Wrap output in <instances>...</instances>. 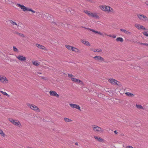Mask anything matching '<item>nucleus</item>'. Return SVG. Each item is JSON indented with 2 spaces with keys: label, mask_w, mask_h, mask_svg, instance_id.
<instances>
[{
  "label": "nucleus",
  "mask_w": 148,
  "mask_h": 148,
  "mask_svg": "<svg viewBox=\"0 0 148 148\" xmlns=\"http://www.w3.org/2000/svg\"><path fill=\"white\" fill-rule=\"evenodd\" d=\"M100 8L102 11L108 13L110 12H114V10L110 6L106 5H102L99 6Z\"/></svg>",
  "instance_id": "nucleus-1"
},
{
  "label": "nucleus",
  "mask_w": 148,
  "mask_h": 148,
  "mask_svg": "<svg viewBox=\"0 0 148 148\" xmlns=\"http://www.w3.org/2000/svg\"><path fill=\"white\" fill-rule=\"evenodd\" d=\"M16 6L20 8L24 12L29 11L32 12L33 13H35L36 12L35 11L32 10V8H29L23 5H21L19 3H17L16 4Z\"/></svg>",
  "instance_id": "nucleus-2"
},
{
  "label": "nucleus",
  "mask_w": 148,
  "mask_h": 148,
  "mask_svg": "<svg viewBox=\"0 0 148 148\" xmlns=\"http://www.w3.org/2000/svg\"><path fill=\"white\" fill-rule=\"evenodd\" d=\"M92 127L93 131L97 133H102L103 132V129L97 125H92Z\"/></svg>",
  "instance_id": "nucleus-3"
},
{
  "label": "nucleus",
  "mask_w": 148,
  "mask_h": 148,
  "mask_svg": "<svg viewBox=\"0 0 148 148\" xmlns=\"http://www.w3.org/2000/svg\"><path fill=\"white\" fill-rule=\"evenodd\" d=\"M8 120L11 122L14 125L18 127H21L22 125L19 121L17 120H14L10 118Z\"/></svg>",
  "instance_id": "nucleus-4"
},
{
  "label": "nucleus",
  "mask_w": 148,
  "mask_h": 148,
  "mask_svg": "<svg viewBox=\"0 0 148 148\" xmlns=\"http://www.w3.org/2000/svg\"><path fill=\"white\" fill-rule=\"evenodd\" d=\"M27 105L31 109L35 111L39 112L40 111L39 109L38 108V107L34 105L28 103L27 104Z\"/></svg>",
  "instance_id": "nucleus-5"
},
{
  "label": "nucleus",
  "mask_w": 148,
  "mask_h": 148,
  "mask_svg": "<svg viewBox=\"0 0 148 148\" xmlns=\"http://www.w3.org/2000/svg\"><path fill=\"white\" fill-rule=\"evenodd\" d=\"M137 16L139 19L141 21H148V18L143 14H138Z\"/></svg>",
  "instance_id": "nucleus-6"
},
{
  "label": "nucleus",
  "mask_w": 148,
  "mask_h": 148,
  "mask_svg": "<svg viewBox=\"0 0 148 148\" xmlns=\"http://www.w3.org/2000/svg\"><path fill=\"white\" fill-rule=\"evenodd\" d=\"M93 58L97 61H101L105 62H106L104 60V59L103 58L99 56H96L94 57Z\"/></svg>",
  "instance_id": "nucleus-7"
},
{
  "label": "nucleus",
  "mask_w": 148,
  "mask_h": 148,
  "mask_svg": "<svg viewBox=\"0 0 148 148\" xmlns=\"http://www.w3.org/2000/svg\"><path fill=\"white\" fill-rule=\"evenodd\" d=\"M0 81L4 84H6L8 82L7 79L5 77L0 76Z\"/></svg>",
  "instance_id": "nucleus-8"
},
{
  "label": "nucleus",
  "mask_w": 148,
  "mask_h": 148,
  "mask_svg": "<svg viewBox=\"0 0 148 148\" xmlns=\"http://www.w3.org/2000/svg\"><path fill=\"white\" fill-rule=\"evenodd\" d=\"M16 57L19 60L22 62H25L26 60V58L22 55H19L16 56Z\"/></svg>",
  "instance_id": "nucleus-9"
},
{
  "label": "nucleus",
  "mask_w": 148,
  "mask_h": 148,
  "mask_svg": "<svg viewBox=\"0 0 148 148\" xmlns=\"http://www.w3.org/2000/svg\"><path fill=\"white\" fill-rule=\"evenodd\" d=\"M71 80L74 82H75L76 84H80L82 85L83 84V82L81 80L75 78H72Z\"/></svg>",
  "instance_id": "nucleus-10"
},
{
  "label": "nucleus",
  "mask_w": 148,
  "mask_h": 148,
  "mask_svg": "<svg viewBox=\"0 0 148 148\" xmlns=\"http://www.w3.org/2000/svg\"><path fill=\"white\" fill-rule=\"evenodd\" d=\"M69 105L71 107L73 108H75L77 109H78L80 111L81 110L80 109V107L79 106L73 103H71L69 104Z\"/></svg>",
  "instance_id": "nucleus-11"
},
{
  "label": "nucleus",
  "mask_w": 148,
  "mask_h": 148,
  "mask_svg": "<svg viewBox=\"0 0 148 148\" xmlns=\"http://www.w3.org/2000/svg\"><path fill=\"white\" fill-rule=\"evenodd\" d=\"M49 94L50 95L55 96L58 98L59 97V95L57 94L56 92L54 91H49Z\"/></svg>",
  "instance_id": "nucleus-12"
},
{
  "label": "nucleus",
  "mask_w": 148,
  "mask_h": 148,
  "mask_svg": "<svg viewBox=\"0 0 148 148\" xmlns=\"http://www.w3.org/2000/svg\"><path fill=\"white\" fill-rule=\"evenodd\" d=\"M109 82L112 84H117V82H118L116 80L113 79H108Z\"/></svg>",
  "instance_id": "nucleus-13"
},
{
  "label": "nucleus",
  "mask_w": 148,
  "mask_h": 148,
  "mask_svg": "<svg viewBox=\"0 0 148 148\" xmlns=\"http://www.w3.org/2000/svg\"><path fill=\"white\" fill-rule=\"evenodd\" d=\"M134 26L138 29H143V30H145V28L143 27V25H141L138 24L136 23L134 25Z\"/></svg>",
  "instance_id": "nucleus-14"
},
{
  "label": "nucleus",
  "mask_w": 148,
  "mask_h": 148,
  "mask_svg": "<svg viewBox=\"0 0 148 148\" xmlns=\"http://www.w3.org/2000/svg\"><path fill=\"white\" fill-rule=\"evenodd\" d=\"M89 16H91L92 17L95 18H99V16L96 13H92L90 12V15Z\"/></svg>",
  "instance_id": "nucleus-15"
},
{
  "label": "nucleus",
  "mask_w": 148,
  "mask_h": 148,
  "mask_svg": "<svg viewBox=\"0 0 148 148\" xmlns=\"http://www.w3.org/2000/svg\"><path fill=\"white\" fill-rule=\"evenodd\" d=\"M36 46L38 48L41 49L43 50H45L46 49V48L44 46L38 44H36Z\"/></svg>",
  "instance_id": "nucleus-16"
},
{
  "label": "nucleus",
  "mask_w": 148,
  "mask_h": 148,
  "mask_svg": "<svg viewBox=\"0 0 148 148\" xmlns=\"http://www.w3.org/2000/svg\"><path fill=\"white\" fill-rule=\"evenodd\" d=\"M87 29L89 30H90V31H92L93 32H94V33H95L96 34H100L101 35H103V33L100 32H98V31H95V30H94L93 29H91L90 28H87Z\"/></svg>",
  "instance_id": "nucleus-17"
},
{
  "label": "nucleus",
  "mask_w": 148,
  "mask_h": 148,
  "mask_svg": "<svg viewBox=\"0 0 148 148\" xmlns=\"http://www.w3.org/2000/svg\"><path fill=\"white\" fill-rule=\"evenodd\" d=\"M43 16L45 17V19L48 20H50L51 18V16H49V14L48 13H46L45 14L43 15Z\"/></svg>",
  "instance_id": "nucleus-18"
},
{
  "label": "nucleus",
  "mask_w": 148,
  "mask_h": 148,
  "mask_svg": "<svg viewBox=\"0 0 148 148\" xmlns=\"http://www.w3.org/2000/svg\"><path fill=\"white\" fill-rule=\"evenodd\" d=\"M81 41L82 43H83L85 45L87 46H90V44L89 42L88 41H86L83 40H82Z\"/></svg>",
  "instance_id": "nucleus-19"
},
{
  "label": "nucleus",
  "mask_w": 148,
  "mask_h": 148,
  "mask_svg": "<svg viewBox=\"0 0 148 148\" xmlns=\"http://www.w3.org/2000/svg\"><path fill=\"white\" fill-rule=\"evenodd\" d=\"M94 137L95 139L97 140L99 142H102L104 140L101 138L96 136H94Z\"/></svg>",
  "instance_id": "nucleus-20"
},
{
  "label": "nucleus",
  "mask_w": 148,
  "mask_h": 148,
  "mask_svg": "<svg viewBox=\"0 0 148 148\" xmlns=\"http://www.w3.org/2000/svg\"><path fill=\"white\" fill-rule=\"evenodd\" d=\"M120 31H121L125 33L127 35L130 34H131V33L130 32L127 31L126 30H125V29H120Z\"/></svg>",
  "instance_id": "nucleus-21"
},
{
  "label": "nucleus",
  "mask_w": 148,
  "mask_h": 148,
  "mask_svg": "<svg viewBox=\"0 0 148 148\" xmlns=\"http://www.w3.org/2000/svg\"><path fill=\"white\" fill-rule=\"evenodd\" d=\"M32 63L33 64L36 66H38L40 64L39 62L37 61H33Z\"/></svg>",
  "instance_id": "nucleus-22"
},
{
  "label": "nucleus",
  "mask_w": 148,
  "mask_h": 148,
  "mask_svg": "<svg viewBox=\"0 0 148 148\" xmlns=\"http://www.w3.org/2000/svg\"><path fill=\"white\" fill-rule=\"evenodd\" d=\"M14 34H16L17 35L19 36H20L21 37H25V36H24V35L23 34L20 33H18V32H14Z\"/></svg>",
  "instance_id": "nucleus-23"
},
{
  "label": "nucleus",
  "mask_w": 148,
  "mask_h": 148,
  "mask_svg": "<svg viewBox=\"0 0 148 148\" xmlns=\"http://www.w3.org/2000/svg\"><path fill=\"white\" fill-rule=\"evenodd\" d=\"M116 41L118 42H122L123 41V38L121 37L117 38L116 39Z\"/></svg>",
  "instance_id": "nucleus-24"
},
{
  "label": "nucleus",
  "mask_w": 148,
  "mask_h": 148,
  "mask_svg": "<svg viewBox=\"0 0 148 148\" xmlns=\"http://www.w3.org/2000/svg\"><path fill=\"white\" fill-rule=\"evenodd\" d=\"M79 50L77 48L73 47V49L71 51H73L75 52H79Z\"/></svg>",
  "instance_id": "nucleus-25"
},
{
  "label": "nucleus",
  "mask_w": 148,
  "mask_h": 148,
  "mask_svg": "<svg viewBox=\"0 0 148 148\" xmlns=\"http://www.w3.org/2000/svg\"><path fill=\"white\" fill-rule=\"evenodd\" d=\"M92 51L95 52H99L102 51V50L101 49L98 50V49H92Z\"/></svg>",
  "instance_id": "nucleus-26"
},
{
  "label": "nucleus",
  "mask_w": 148,
  "mask_h": 148,
  "mask_svg": "<svg viewBox=\"0 0 148 148\" xmlns=\"http://www.w3.org/2000/svg\"><path fill=\"white\" fill-rule=\"evenodd\" d=\"M136 107L138 109H143L144 108L143 107L140 105L136 104Z\"/></svg>",
  "instance_id": "nucleus-27"
},
{
  "label": "nucleus",
  "mask_w": 148,
  "mask_h": 148,
  "mask_svg": "<svg viewBox=\"0 0 148 148\" xmlns=\"http://www.w3.org/2000/svg\"><path fill=\"white\" fill-rule=\"evenodd\" d=\"M66 47L68 49L71 51L72 50V49L73 48V46L68 45H66Z\"/></svg>",
  "instance_id": "nucleus-28"
},
{
  "label": "nucleus",
  "mask_w": 148,
  "mask_h": 148,
  "mask_svg": "<svg viewBox=\"0 0 148 148\" xmlns=\"http://www.w3.org/2000/svg\"><path fill=\"white\" fill-rule=\"evenodd\" d=\"M125 94L126 95L129 97H133L134 96V94L129 92H126Z\"/></svg>",
  "instance_id": "nucleus-29"
},
{
  "label": "nucleus",
  "mask_w": 148,
  "mask_h": 148,
  "mask_svg": "<svg viewBox=\"0 0 148 148\" xmlns=\"http://www.w3.org/2000/svg\"><path fill=\"white\" fill-rule=\"evenodd\" d=\"M64 120L65 122H67L72 121L71 120L67 118H65L64 119Z\"/></svg>",
  "instance_id": "nucleus-30"
},
{
  "label": "nucleus",
  "mask_w": 148,
  "mask_h": 148,
  "mask_svg": "<svg viewBox=\"0 0 148 148\" xmlns=\"http://www.w3.org/2000/svg\"><path fill=\"white\" fill-rule=\"evenodd\" d=\"M10 22L13 25H15L18 27L19 26V25H18L17 23H16L15 22L12 20H10Z\"/></svg>",
  "instance_id": "nucleus-31"
},
{
  "label": "nucleus",
  "mask_w": 148,
  "mask_h": 148,
  "mask_svg": "<svg viewBox=\"0 0 148 148\" xmlns=\"http://www.w3.org/2000/svg\"><path fill=\"white\" fill-rule=\"evenodd\" d=\"M0 134L3 136H4L5 135V134L3 132V131L1 129H0Z\"/></svg>",
  "instance_id": "nucleus-32"
},
{
  "label": "nucleus",
  "mask_w": 148,
  "mask_h": 148,
  "mask_svg": "<svg viewBox=\"0 0 148 148\" xmlns=\"http://www.w3.org/2000/svg\"><path fill=\"white\" fill-rule=\"evenodd\" d=\"M0 92L3 93L4 95H6L8 96H9V95L5 92H4L2 91H1Z\"/></svg>",
  "instance_id": "nucleus-33"
},
{
  "label": "nucleus",
  "mask_w": 148,
  "mask_h": 148,
  "mask_svg": "<svg viewBox=\"0 0 148 148\" xmlns=\"http://www.w3.org/2000/svg\"><path fill=\"white\" fill-rule=\"evenodd\" d=\"M143 34L145 36L148 37V32L145 31L143 33Z\"/></svg>",
  "instance_id": "nucleus-34"
},
{
  "label": "nucleus",
  "mask_w": 148,
  "mask_h": 148,
  "mask_svg": "<svg viewBox=\"0 0 148 148\" xmlns=\"http://www.w3.org/2000/svg\"><path fill=\"white\" fill-rule=\"evenodd\" d=\"M13 50L14 51L16 52H18V49L15 47H13Z\"/></svg>",
  "instance_id": "nucleus-35"
},
{
  "label": "nucleus",
  "mask_w": 148,
  "mask_h": 148,
  "mask_svg": "<svg viewBox=\"0 0 148 148\" xmlns=\"http://www.w3.org/2000/svg\"><path fill=\"white\" fill-rule=\"evenodd\" d=\"M138 43L140 44L141 45H144L148 47V44L146 43H142L140 42H138Z\"/></svg>",
  "instance_id": "nucleus-36"
},
{
  "label": "nucleus",
  "mask_w": 148,
  "mask_h": 148,
  "mask_svg": "<svg viewBox=\"0 0 148 148\" xmlns=\"http://www.w3.org/2000/svg\"><path fill=\"white\" fill-rule=\"evenodd\" d=\"M68 76L69 77L71 78V79L72 78H73V77H74V76L72 74H69H69H68Z\"/></svg>",
  "instance_id": "nucleus-37"
},
{
  "label": "nucleus",
  "mask_w": 148,
  "mask_h": 148,
  "mask_svg": "<svg viewBox=\"0 0 148 148\" xmlns=\"http://www.w3.org/2000/svg\"><path fill=\"white\" fill-rule=\"evenodd\" d=\"M103 34V35H102V36H104L105 35H107V36H109L111 37H112V36L111 35H107L106 33H104V34Z\"/></svg>",
  "instance_id": "nucleus-38"
},
{
  "label": "nucleus",
  "mask_w": 148,
  "mask_h": 148,
  "mask_svg": "<svg viewBox=\"0 0 148 148\" xmlns=\"http://www.w3.org/2000/svg\"><path fill=\"white\" fill-rule=\"evenodd\" d=\"M85 13L86 14L88 15L89 16L90 15V12L89 11H87L85 12Z\"/></svg>",
  "instance_id": "nucleus-39"
},
{
  "label": "nucleus",
  "mask_w": 148,
  "mask_h": 148,
  "mask_svg": "<svg viewBox=\"0 0 148 148\" xmlns=\"http://www.w3.org/2000/svg\"><path fill=\"white\" fill-rule=\"evenodd\" d=\"M126 148H133L132 146H127L126 147Z\"/></svg>",
  "instance_id": "nucleus-40"
},
{
  "label": "nucleus",
  "mask_w": 148,
  "mask_h": 148,
  "mask_svg": "<svg viewBox=\"0 0 148 148\" xmlns=\"http://www.w3.org/2000/svg\"><path fill=\"white\" fill-rule=\"evenodd\" d=\"M116 35H115L112 36V37L113 38H116Z\"/></svg>",
  "instance_id": "nucleus-41"
},
{
  "label": "nucleus",
  "mask_w": 148,
  "mask_h": 148,
  "mask_svg": "<svg viewBox=\"0 0 148 148\" xmlns=\"http://www.w3.org/2000/svg\"><path fill=\"white\" fill-rule=\"evenodd\" d=\"M145 4L148 5V1H147L145 2Z\"/></svg>",
  "instance_id": "nucleus-42"
},
{
  "label": "nucleus",
  "mask_w": 148,
  "mask_h": 148,
  "mask_svg": "<svg viewBox=\"0 0 148 148\" xmlns=\"http://www.w3.org/2000/svg\"><path fill=\"white\" fill-rule=\"evenodd\" d=\"M114 132L116 134H118V132H117L116 130H115L114 131Z\"/></svg>",
  "instance_id": "nucleus-43"
},
{
  "label": "nucleus",
  "mask_w": 148,
  "mask_h": 148,
  "mask_svg": "<svg viewBox=\"0 0 148 148\" xmlns=\"http://www.w3.org/2000/svg\"><path fill=\"white\" fill-rule=\"evenodd\" d=\"M42 79H45V80H46V79L45 77H42Z\"/></svg>",
  "instance_id": "nucleus-44"
},
{
  "label": "nucleus",
  "mask_w": 148,
  "mask_h": 148,
  "mask_svg": "<svg viewBox=\"0 0 148 148\" xmlns=\"http://www.w3.org/2000/svg\"><path fill=\"white\" fill-rule=\"evenodd\" d=\"M82 27H83V28H85V29H87V28H86V27H83V26H82Z\"/></svg>",
  "instance_id": "nucleus-45"
},
{
  "label": "nucleus",
  "mask_w": 148,
  "mask_h": 148,
  "mask_svg": "<svg viewBox=\"0 0 148 148\" xmlns=\"http://www.w3.org/2000/svg\"><path fill=\"white\" fill-rule=\"evenodd\" d=\"M75 145H78V143L77 142L76 143H75Z\"/></svg>",
  "instance_id": "nucleus-46"
},
{
  "label": "nucleus",
  "mask_w": 148,
  "mask_h": 148,
  "mask_svg": "<svg viewBox=\"0 0 148 148\" xmlns=\"http://www.w3.org/2000/svg\"><path fill=\"white\" fill-rule=\"evenodd\" d=\"M38 73L39 74H41V73L40 72H38Z\"/></svg>",
  "instance_id": "nucleus-47"
}]
</instances>
